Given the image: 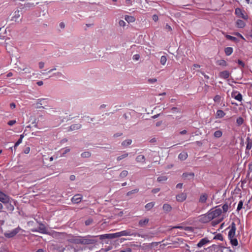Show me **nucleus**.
<instances>
[{
  "instance_id": "2",
  "label": "nucleus",
  "mask_w": 252,
  "mask_h": 252,
  "mask_svg": "<svg viewBox=\"0 0 252 252\" xmlns=\"http://www.w3.org/2000/svg\"><path fill=\"white\" fill-rule=\"evenodd\" d=\"M67 241L70 243L82 244V236H74L68 235Z\"/></svg>"
},
{
  "instance_id": "40",
  "label": "nucleus",
  "mask_w": 252,
  "mask_h": 252,
  "mask_svg": "<svg viewBox=\"0 0 252 252\" xmlns=\"http://www.w3.org/2000/svg\"><path fill=\"white\" fill-rule=\"evenodd\" d=\"M236 123L238 126L242 125L244 123V119L243 118L239 117L237 119Z\"/></svg>"
},
{
  "instance_id": "29",
  "label": "nucleus",
  "mask_w": 252,
  "mask_h": 252,
  "mask_svg": "<svg viewBox=\"0 0 252 252\" xmlns=\"http://www.w3.org/2000/svg\"><path fill=\"white\" fill-rule=\"evenodd\" d=\"M11 199L10 198V202L9 203H6L5 204L6 205V207L7 209H8V210H9L10 211H13L14 209V207L11 204Z\"/></svg>"
},
{
  "instance_id": "16",
  "label": "nucleus",
  "mask_w": 252,
  "mask_h": 252,
  "mask_svg": "<svg viewBox=\"0 0 252 252\" xmlns=\"http://www.w3.org/2000/svg\"><path fill=\"white\" fill-rule=\"evenodd\" d=\"M32 232H39L41 233L46 234L47 233L45 226L43 224H40L39 226L38 230H32Z\"/></svg>"
},
{
  "instance_id": "54",
  "label": "nucleus",
  "mask_w": 252,
  "mask_h": 252,
  "mask_svg": "<svg viewBox=\"0 0 252 252\" xmlns=\"http://www.w3.org/2000/svg\"><path fill=\"white\" fill-rule=\"evenodd\" d=\"M131 249L129 248H127L125 250H121L120 252H131Z\"/></svg>"
},
{
  "instance_id": "59",
  "label": "nucleus",
  "mask_w": 252,
  "mask_h": 252,
  "mask_svg": "<svg viewBox=\"0 0 252 252\" xmlns=\"http://www.w3.org/2000/svg\"><path fill=\"white\" fill-rule=\"evenodd\" d=\"M152 245V244H144L142 246V248H143V249H146V248H149L150 247V246Z\"/></svg>"
},
{
  "instance_id": "19",
  "label": "nucleus",
  "mask_w": 252,
  "mask_h": 252,
  "mask_svg": "<svg viewBox=\"0 0 252 252\" xmlns=\"http://www.w3.org/2000/svg\"><path fill=\"white\" fill-rule=\"evenodd\" d=\"M209 242L207 238L202 239L197 244V247L201 248Z\"/></svg>"
},
{
  "instance_id": "37",
  "label": "nucleus",
  "mask_w": 252,
  "mask_h": 252,
  "mask_svg": "<svg viewBox=\"0 0 252 252\" xmlns=\"http://www.w3.org/2000/svg\"><path fill=\"white\" fill-rule=\"evenodd\" d=\"M128 171L126 170H123L121 172V173L119 175V177L120 178H124L126 177L128 175Z\"/></svg>"
},
{
  "instance_id": "11",
  "label": "nucleus",
  "mask_w": 252,
  "mask_h": 252,
  "mask_svg": "<svg viewBox=\"0 0 252 252\" xmlns=\"http://www.w3.org/2000/svg\"><path fill=\"white\" fill-rule=\"evenodd\" d=\"M187 197V194L185 192H181L176 196V200L178 202H182L185 201Z\"/></svg>"
},
{
  "instance_id": "41",
  "label": "nucleus",
  "mask_w": 252,
  "mask_h": 252,
  "mask_svg": "<svg viewBox=\"0 0 252 252\" xmlns=\"http://www.w3.org/2000/svg\"><path fill=\"white\" fill-rule=\"evenodd\" d=\"M100 239H110V234H105L99 236Z\"/></svg>"
},
{
  "instance_id": "43",
  "label": "nucleus",
  "mask_w": 252,
  "mask_h": 252,
  "mask_svg": "<svg viewBox=\"0 0 252 252\" xmlns=\"http://www.w3.org/2000/svg\"><path fill=\"white\" fill-rule=\"evenodd\" d=\"M243 205V201L240 200L239 202V203H238V205L237 206V211H239L242 208Z\"/></svg>"
},
{
  "instance_id": "24",
  "label": "nucleus",
  "mask_w": 252,
  "mask_h": 252,
  "mask_svg": "<svg viewBox=\"0 0 252 252\" xmlns=\"http://www.w3.org/2000/svg\"><path fill=\"white\" fill-rule=\"evenodd\" d=\"M220 76L224 79H227L229 76V73L227 71H224L220 72Z\"/></svg>"
},
{
  "instance_id": "18",
  "label": "nucleus",
  "mask_w": 252,
  "mask_h": 252,
  "mask_svg": "<svg viewBox=\"0 0 252 252\" xmlns=\"http://www.w3.org/2000/svg\"><path fill=\"white\" fill-rule=\"evenodd\" d=\"M208 198V195L206 193H203L200 195L199 198V202L200 203H204L206 202Z\"/></svg>"
},
{
  "instance_id": "5",
  "label": "nucleus",
  "mask_w": 252,
  "mask_h": 252,
  "mask_svg": "<svg viewBox=\"0 0 252 252\" xmlns=\"http://www.w3.org/2000/svg\"><path fill=\"white\" fill-rule=\"evenodd\" d=\"M235 14L237 15V16L239 17H241L244 20H247L248 19V16L246 13H245V11L242 10L241 9L237 8L235 9Z\"/></svg>"
},
{
  "instance_id": "36",
  "label": "nucleus",
  "mask_w": 252,
  "mask_h": 252,
  "mask_svg": "<svg viewBox=\"0 0 252 252\" xmlns=\"http://www.w3.org/2000/svg\"><path fill=\"white\" fill-rule=\"evenodd\" d=\"M222 135V132L221 130H217L214 133V136L216 138H220Z\"/></svg>"
},
{
  "instance_id": "15",
  "label": "nucleus",
  "mask_w": 252,
  "mask_h": 252,
  "mask_svg": "<svg viewBox=\"0 0 252 252\" xmlns=\"http://www.w3.org/2000/svg\"><path fill=\"white\" fill-rule=\"evenodd\" d=\"M232 97H234L235 99L241 101L242 100V94L239 93H237V92H233L232 93Z\"/></svg>"
},
{
  "instance_id": "64",
  "label": "nucleus",
  "mask_w": 252,
  "mask_h": 252,
  "mask_svg": "<svg viewBox=\"0 0 252 252\" xmlns=\"http://www.w3.org/2000/svg\"><path fill=\"white\" fill-rule=\"evenodd\" d=\"M165 28L168 30L169 31H172V28L170 26H169V25L168 24H166V26H165Z\"/></svg>"
},
{
  "instance_id": "3",
  "label": "nucleus",
  "mask_w": 252,
  "mask_h": 252,
  "mask_svg": "<svg viewBox=\"0 0 252 252\" xmlns=\"http://www.w3.org/2000/svg\"><path fill=\"white\" fill-rule=\"evenodd\" d=\"M221 212V210L220 208L216 209L213 211L210 210L208 212L212 220L220 216Z\"/></svg>"
},
{
  "instance_id": "58",
  "label": "nucleus",
  "mask_w": 252,
  "mask_h": 252,
  "mask_svg": "<svg viewBox=\"0 0 252 252\" xmlns=\"http://www.w3.org/2000/svg\"><path fill=\"white\" fill-rule=\"evenodd\" d=\"M160 190V189L159 188H156L152 189V192L153 193H157Z\"/></svg>"
},
{
  "instance_id": "44",
  "label": "nucleus",
  "mask_w": 252,
  "mask_h": 252,
  "mask_svg": "<svg viewBox=\"0 0 252 252\" xmlns=\"http://www.w3.org/2000/svg\"><path fill=\"white\" fill-rule=\"evenodd\" d=\"M215 239L222 241L223 240V237L222 235L221 234H218L216 235L215 237Z\"/></svg>"
},
{
  "instance_id": "17",
  "label": "nucleus",
  "mask_w": 252,
  "mask_h": 252,
  "mask_svg": "<svg viewBox=\"0 0 252 252\" xmlns=\"http://www.w3.org/2000/svg\"><path fill=\"white\" fill-rule=\"evenodd\" d=\"M82 125L80 124H75L71 125L69 127V131H73L79 129L81 128Z\"/></svg>"
},
{
  "instance_id": "8",
  "label": "nucleus",
  "mask_w": 252,
  "mask_h": 252,
  "mask_svg": "<svg viewBox=\"0 0 252 252\" xmlns=\"http://www.w3.org/2000/svg\"><path fill=\"white\" fill-rule=\"evenodd\" d=\"M236 230V225L234 222H232L230 226V229L228 233V238H233L235 237V232Z\"/></svg>"
},
{
  "instance_id": "25",
  "label": "nucleus",
  "mask_w": 252,
  "mask_h": 252,
  "mask_svg": "<svg viewBox=\"0 0 252 252\" xmlns=\"http://www.w3.org/2000/svg\"><path fill=\"white\" fill-rule=\"evenodd\" d=\"M125 19L128 23H133L135 21V18L132 16L126 15Z\"/></svg>"
},
{
  "instance_id": "46",
  "label": "nucleus",
  "mask_w": 252,
  "mask_h": 252,
  "mask_svg": "<svg viewBox=\"0 0 252 252\" xmlns=\"http://www.w3.org/2000/svg\"><path fill=\"white\" fill-rule=\"evenodd\" d=\"M117 237H119L118 232L110 234V239H111Z\"/></svg>"
},
{
  "instance_id": "30",
  "label": "nucleus",
  "mask_w": 252,
  "mask_h": 252,
  "mask_svg": "<svg viewBox=\"0 0 252 252\" xmlns=\"http://www.w3.org/2000/svg\"><path fill=\"white\" fill-rule=\"evenodd\" d=\"M132 143V140L131 139H126L122 142V145L126 147L128 145H130Z\"/></svg>"
},
{
  "instance_id": "14",
  "label": "nucleus",
  "mask_w": 252,
  "mask_h": 252,
  "mask_svg": "<svg viewBox=\"0 0 252 252\" xmlns=\"http://www.w3.org/2000/svg\"><path fill=\"white\" fill-rule=\"evenodd\" d=\"M149 221V219L148 218H143L140 220L138 222V226L140 227H144L146 226Z\"/></svg>"
},
{
  "instance_id": "50",
  "label": "nucleus",
  "mask_w": 252,
  "mask_h": 252,
  "mask_svg": "<svg viewBox=\"0 0 252 252\" xmlns=\"http://www.w3.org/2000/svg\"><path fill=\"white\" fill-rule=\"evenodd\" d=\"M188 175H190L191 176H193L194 174L193 173H184L183 174L182 176L183 178H186L188 177Z\"/></svg>"
},
{
  "instance_id": "35",
  "label": "nucleus",
  "mask_w": 252,
  "mask_h": 252,
  "mask_svg": "<svg viewBox=\"0 0 252 252\" xmlns=\"http://www.w3.org/2000/svg\"><path fill=\"white\" fill-rule=\"evenodd\" d=\"M155 205V203L151 202L149 203H147L145 207L147 210H150Z\"/></svg>"
},
{
  "instance_id": "23",
  "label": "nucleus",
  "mask_w": 252,
  "mask_h": 252,
  "mask_svg": "<svg viewBox=\"0 0 252 252\" xmlns=\"http://www.w3.org/2000/svg\"><path fill=\"white\" fill-rule=\"evenodd\" d=\"M245 25V23L241 20H238L236 22V27L238 28H243Z\"/></svg>"
},
{
  "instance_id": "33",
  "label": "nucleus",
  "mask_w": 252,
  "mask_h": 252,
  "mask_svg": "<svg viewBox=\"0 0 252 252\" xmlns=\"http://www.w3.org/2000/svg\"><path fill=\"white\" fill-rule=\"evenodd\" d=\"M66 248L67 250H70L71 252H78L80 250H82V249H77L71 246H67Z\"/></svg>"
},
{
  "instance_id": "9",
  "label": "nucleus",
  "mask_w": 252,
  "mask_h": 252,
  "mask_svg": "<svg viewBox=\"0 0 252 252\" xmlns=\"http://www.w3.org/2000/svg\"><path fill=\"white\" fill-rule=\"evenodd\" d=\"M10 198L8 195L0 191V201L3 204L9 203L10 201Z\"/></svg>"
},
{
  "instance_id": "48",
  "label": "nucleus",
  "mask_w": 252,
  "mask_h": 252,
  "mask_svg": "<svg viewBox=\"0 0 252 252\" xmlns=\"http://www.w3.org/2000/svg\"><path fill=\"white\" fill-rule=\"evenodd\" d=\"M166 57L165 56H162L160 58V63H166Z\"/></svg>"
},
{
  "instance_id": "1",
  "label": "nucleus",
  "mask_w": 252,
  "mask_h": 252,
  "mask_svg": "<svg viewBox=\"0 0 252 252\" xmlns=\"http://www.w3.org/2000/svg\"><path fill=\"white\" fill-rule=\"evenodd\" d=\"M94 236L88 235L85 237L82 236V244L89 245L94 244L96 242V241L94 239Z\"/></svg>"
},
{
  "instance_id": "53",
  "label": "nucleus",
  "mask_w": 252,
  "mask_h": 252,
  "mask_svg": "<svg viewBox=\"0 0 252 252\" xmlns=\"http://www.w3.org/2000/svg\"><path fill=\"white\" fill-rule=\"evenodd\" d=\"M157 81V79L156 78L149 79L148 80V82L149 83H151V84L154 83L156 82Z\"/></svg>"
},
{
  "instance_id": "55",
  "label": "nucleus",
  "mask_w": 252,
  "mask_h": 252,
  "mask_svg": "<svg viewBox=\"0 0 252 252\" xmlns=\"http://www.w3.org/2000/svg\"><path fill=\"white\" fill-rule=\"evenodd\" d=\"M55 75L57 76V78L63 77L64 79L65 78V77L60 72H58L55 74Z\"/></svg>"
},
{
  "instance_id": "52",
  "label": "nucleus",
  "mask_w": 252,
  "mask_h": 252,
  "mask_svg": "<svg viewBox=\"0 0 252 252\" xmlns=\"http://www.w3.org/2000/svg\"><path fill=\"white\" fill-rule=\"evenodd\" d=\"M126 24V22L123 20H120L119 22V25L121 27H125Z\"/></svg>"
},
{
  "instance_id": "26",
  "label": "nucleus",
  "mask_w": 252,
  "mask_h": 252,
  "mask_svg": "<svg viewBox=\"0 0 252 252\" xmlns=\"http://www.w3.org/2000/svg\"><path fill=\"white\" fill-rule=\"evenodd\" d=\"M136 160L138 162H145V158L143 155H139L136 158Z\"/></svg>"
},
{
  "instance_id": "32",
  "label": "nucleus",
  "mask_w": 252,
  "mask_h": 252,
  "mask_svg": "<svg viewBox=\"0 0 252 252\" xmlns=\"http://www.w3.org/2000/svg\"><path fill=\"white\" fill-rule=\"evenodd\" d=\"M233 49L232 47H226L224 49V52L227 56L230 55L233 52Z\"/></svg>"
},
{
  "instance_id": "12",
  "label": "nucleus",
  "mask_w": 252,
  "mask_h": 252,
  "mask_svg": "<svg viewBox=\"0 0 252 252\" xmlns=\"http://www.w3.org/2000/svg\"><path fill=\"white\" fill-rule=\"evenodd\" d=\"M47 100H48L47 98H39V99H38L36 100V108H44L45 107L41 106V105L44 104V101H46Z\"/></svg>"
},
{
  "instance_id": "56",
  "label": "nucleus",
  "mask_w": 252,
  "mask_h": 252,
  "mask_svg": "<svg viewBox=\"0 0 252 252\" xmlns=\"http://www.w3.org/2000/svg\"><path fill=\"white\" fill-rule=\"evenodd\" d=\"M16 123V121L15 120H11V121H9L8 122V125L9 126H13V125H14L15 123Z\"/></svg>"
},
{
  "instance_id": "20",
  "label": "nucleus",
  "mask_w": 252,
  "mask_h": 252,
  "mask_svg": "<svg viewBox=\"0 0 252 252\" xmlns=\"http://www.w3.org/2000/svg\"><path fill=\"white\" fill-rule=\"evenodd\" d=\"M188 157V155L187 153L186 152H183L179 155L178 158L181 160H185V159H187Z\"/></svg>"
},
{
  "instance_id": "49",
  "label": "nucleus",
  "mask_w": 252,
  "mask_h": 252,
  "mask_svg": "<svg viewBox=\"0 0 252 252\" xmlns=\"http://www.w3.org/2000/svg\"><path fill=\"white\" fill-rule=\"evenodd\" d=\"M22 140L21 139V138H19V140L15 143L14 146V148L15 149L17 148V147L22 143Z\"/></svg>"
},
{
  "instance_id": "60",
  "label": "nucleus",
  "mask_w": 252,
  "mask_h": 252,
  "mask_svg": "<svg viewBox=\"0 0 252 252\" xmlns=\"http://www.w3.org/2000/svg\"><path fill=\"white\" fill-rule=\"evenodd\" d=\"M153 20L154 21H155V22L157 21L158 20V15H154L153 16Z\"/></svg>"
},
{
  "instance_id": "63",
  "label": "nucleus",
  "mask_w": 252,
  "mask_h": 252,
  "mask_svg": "<svg viewBox=\"0 0 252 252\" xmlns=\"http://www.w3.org/2000/svg\"><path fill=\"white\" fill-rule=\"evenodd\" d=\"M30 151V147H27L25 150H24V153L26 154L29 153Z\"/></svg>"
},
{
  "instance_id": "4",
  "label": "nucleus",
  "mask_w": 252,
  "mask_h": 252,
  "mask_svg": "<svg viewBox=\"0 0 252 252\" xmlns=\"http://www.w3.org/2000/svg\"><path fill=\"white\" fill-rule=\"evenodd\" d=\"M20 229V227L16 228L11 231L5 232L4 235L7 238H12L19 233Z\"/></svg>"
},
{
  "instance_id": "22",
  "label": "nucleus",
  "mask_w": 252,
  "mask_h": 252,
  "mask_svg": "<svg viewBox=\"0 0 252 252\" xmlns=\"http://www.w3.org/2000/svg\"><path fill=\"white\" fill-rule=\"evenodd\" d=\"M162 209L164 211H165L166 212H169L171 211L172 207L171 206V205L170 204L165 203V204H163Z\"/></svg>"
},
{
  "instance_id": "10",
  "label": "nucleus",
  "mask_w": 252,
  "mask_h": 252,
  "mask_svg": "<svg viewBox=\"0 0 252 252\" xmlns=\"http://www.w3.org/2000/svg\"><path fill=\"white\" fill-rule=\"evenodd\" d=\"M119 237L123 236H136L130 229L123 230L118 232Z\"/></svg>"
},
{
  "instance_id": "31",
  "label": "nucleus",
  "mask_w": 252,
  "mask_h": 252,
  "mask_svg": "<svg viewBox=\"0 0 252 252\" xmlns=\"http://www.w3.org/2000/svg\"><path fill=\"white\" fill-rule=\"evenodd\" d=\"M168 178L166 176H161L157 178V181L159 183H163L167 181Z\"/></svg>"
},
{
  "instance_id": "28",
  "label": "nucleus",
  "mask_w": 252,
  "mask_h": 252,
  "mask_svg": "<svg viewBox=\"0 0 252 252\" xmlns=\"http://www.w3.org/2000/svg\"><path fill=\"white\" fill-rule=\"evenodd\" d=\"M91 156V152L85 151L81 153V157L82 158H89Z\"/></svg>"
},
{
  "instance_id": "34",
  "label": "nucleus",
  "mask_w": 252,
  "mask_h": 252,
  "mask_svg": "<svg viewBox=\"0 0 252 252\" xmlns=\"http://www.w3.org/2000/svg\"><path fill=\"white\" fill-rule=\"evenodd\" d=\"M128 156V153H125L124 154H123L120 156H118L117 158V161H120L121 160L127 158Z\"/></svg>"
},
{
  "instance_id": "21",
  "label": "nucleus",
  "mask_w": 252,
  "mask_h": 252,
  "mask_svg": "<svg viewBox=\"0 0 252 252\" xmlns=\"http://www.w3.org/2000/svg\"><path fill=\"white\" fill-rule=\"evenodd\" d=\"M225 115V113L221 110H218L216 114V118H221L223 117Z\"/></svg>"
},
{
  "instance_id": "57",
  "label": "nucleus",
  "mask_w": 252,
  "mask_h": 252,
  "mask_svg": "<svg viewBox=\"0 0 252 252\" xmlns=\"http://www.w3.org/2000/svg\"><path fill=\"white\" fill-rule=\"evenodd\" d=\"M112 247L111 246H109L107 248L102 249V250L105 252H107L112 249Z\"/></svg>"
},
{
  "instance_id": "7",
  "label": "nucleus",
  "mask_w": 252,
  "mask_h": 252,
  "mask_svg": "<svg viewBox=\"0 0 252 252\" xmlns=\"http://www.w3.org/2000/svg\"><path fill=\"white\" fill-rule=\"evenodd\" d=\"M211 220H212L208 212L207 214L200 216L199 219V221L202 223H207Z\"/></svg>"
},
{
  "instance_id": "47",
  "label": "nucleus",
  "mask_w": 252,
  "mask_h": 252,
  "mask_svg": "<svg viewBox=\"0 0 252 252\" xmlns=\"http://www.w3.org/2000/svg\"><path fill=\"white\" fill-rule=\"evenodd\" d=\"M221 97L219 95H216L214 98V100L216 102L219 103L220 101Z\"/></svg>"
},
{
  "instance_id": "51",
  "label": "nucleus",
  "mask_w": 252,
  "mask_h": 252,
  "mask_svg": "<svg viewBox=\"0 0 252 252\" xmlns=\"http://www.w3.org/2000/svg\"><path fill=\"white\" fill-rule=\"evenodd\" d=\"M222 209L224 212H226L228 209V205L227 204H224L222 206Z\"/></svg>"
},
{
  "instance_id": "61",
  "label": "nucleus",
  "mask_w": 252,
  "mask_h": 252,
  "mask_svg": "<svg viewBox=\"0 0 252 252\" xmlns=\"http://www.w3.org/2000/svg\"><path fill=\"white\" fill-rule=\"evenodd\" d=\"M139 57H140L139 55L138 54H136L133 56V59L134 60L137 61L139 59Z\"/></svg>"
},
{
  "instance_id": "38",
  "label": "nucleus",
  "mask_w": 252,
  "mask_h": 252,
  "mask_svg": "<svg viewBox=\"0 0 252 252\" xmlns=\"http://www.w3.org/2000/svg\"><path fill=\"white\" fill-rule=\"evenodd\" d=\"M229 240H230V242L232 245L234 246H237L238 245V241L235 237L233 238H230Z\"/></svg>"
},
{
  "instance_id": "42",
  "label": "nucleus",
  "mask_w": 252,
  "mask_h": 252,
  "mask_svg": "<svg viewBox=\"0 0 252 252\" xmlns=\"http://www.w3.org/2000/svg\"><path fill=\"white\" fill-rule=\"evenodd\" d=\"M252 148V142L250 141L249 140H248L247 143V146H246V150H250Z\"/></svg>"
},
{
  "instance_id": "45",
  "label": "nucleus",
  "mask_w": 252,
  "mask_h": 252,
  "mask_svg": "<svg viewBox=\"0 0 252 252\" xmlns=\"http://www.w3.org/2000/svg\"><path fill=\"white\" fill-rule=\"evenodd\" d=\"M138 190H139L138 189H133V190H132L131 191H128L126 195L127 196H129V195H130L132 194L137 193L138 191Z\"/></svg>"
},
{
  "instance_id": "27",
  "label": "nucleus",
  "mask_w": 252,
  "mask_h": 252,
  "mask_svg": "<svg viewBox=\"0 0 252 252\" xmlns=\"http://www.w3.org/2000/svg\"><path fill=\"white\" fill-rule=\"evenodd\" d=\"M21 66H17L14 67L15 71L17 72H21L23 71H24L25 69V68L24 66V64H20Z\"/></svg>"
},
{
  "instance_id": "6",
  "label": "nucleus",
  "mask_w": 252,
  "mask_h": 252,
  "mask_svg": "<svg viewBox=\"0 0 252 252\" xmlns=\"http://www.w3.org/2000/svg\"><path fill=\"white\" fill-rule=\"evenodd\" d=\"M53 237L55 238H67L68 235L63 232H58L56 231H53L50 233Z\"/></svg>"
},
{
  "instance_id": "62",
  "label": "nucleus",
  "mask_w": 252,
  "mask_h": 252,
  "mask_svg": "<svg viewBox=\"0 0 252 252\" xmlns=\"http://www.w3.org/2000/svg\"><path fill=\"white\" fill-rule=\"evenodd\" d=\"M235 35L240 37L241 38H242V39H245L244 37H243V35H242V34H241L239 32H236L235 33Z\"/></svg>"
},
{
  "instance_id": "39",
  "label": "nucleus",
  "mask_w": 252,
  "mask_h": 252,
  "mask_svg": "<svg viewBox=\"0 0 252 252\" xmlns=\"http://www.w3.org/2000/svg\"><path fill=\"white\" fill-rule=\"evenodd\" d=\"M226 38L227 39H229L230 40L234 41L235 42H237L238 41L236 37H235L234 36H232L229 35H226Z\"/></svg>"
},
{
  "instance_id": "13",
  "label": "nucleus",
  "mask_w": 252,
  "mask_h": 252,
  "mask_svg": "<svg viewBox=\"0 0 252 252\" xmlns=\"http://www.w3.org/2000/svg\"><path fill=\"white\" fill-rule=\"evenodd\" d=\"M82 199V196L81 194H76L71 199V201L74 203H79Z\"/></svg>"
}]
</instances>
